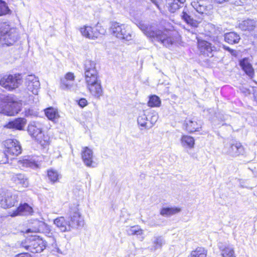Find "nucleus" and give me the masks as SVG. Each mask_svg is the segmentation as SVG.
Returning <instances> with one entry per match:
<instances>
[{"label": "nucleus", "instance_id": "11", "mask_svg": "<svg viewBox=\"0 0 257 257\" xmlns=\"http://www.w3.org/2000/svg\"><path fill=\"white\" fill-rule=\"evenodd\" d=\"M78 205L73 204L70 207L69 218L70 221L68 222L72 228H78L82 226L84 224V220L81 217L78 209Z\"/></svg>", "mask_w": 257, "mask_h": 257}, {"label": "nucleus", "instance_id": "24", "mask_svg": "<svg viewBox=\"0 0 257 257\" xmlns=\"http://www.w3.org/2000/svg\"><path fill=\"white\" fill-rule=\"evenodd\" d=\"M186 0H166L169 11L174 13L182 7Z\"/></svg>", "mask_w": 257, "mask_h": 257}, {"label": "nucleus", "instance_id": "38", "mask_svg": "<svg viewBox=\"0 0 257 257\" xmlns=\"http://www.w3.org/2000/svg\"><path fill=\"white\" fill-rule=\"evenodd\" d=\"M42 146L45 147L50 144V137L43 133L35 139Z\"/></svg>", "mask_w": 257, "mask_h": 257}, {"label": "nucleus", "instance_id": "45", "mask_svg": "<svg viewBox=\"0 0 257 257\" xmlns=\"http://www.w3.org/2000/svg\"><path fill=\"white\" fill-rule=\"evenodd\" d=\"M15 257H31L29 253H20L16 255Z\"/></svg>", "mask_w": 257, "mask_h": 257}, {"label": "nucleus", "instance_id": "36", "mask_svg": "<svg viewBox=\"0 0 257 257\" xmlns=\"http://www.w3.org/2000/svg\"><path fill=\"white\" fill-rule=\"evenodd\" d=\"M221 255L222 257H236L234 249L230 246H226L224 248L219 247Z\"/></svg>", "mask_w": 257, "mask_h": 257}, {"label": "nucleus", "instance_id": "31", "mask_svg": "<svg viewBox=\"0 0 257 257\" xmlns=\"http://www.w3.org/2000/svg\"><path fill=\"white\" fill-rule=\"evenodd\" d=\"M240 39L239 35L234 32H229L224 35L225 41L230 44L238 43Z\"/></svg>", "mask_w": 257, "mask_h": 257}, {"label": "nucleus", "instance_id": "43", "mask_svg": "<svg viewBox=\"0 0 257 257\" xmlns=\"http://www.w3.org/2000/svg\"><path fill=\"white\" fill-rule=\"evenodd\" d=\"M78 104L81 107H84L87 104V101L85 98H81L79 100Z\"/></svg>", "mask_w": 257, "mask_h": 257}, {"label": "nucleus", "instance_id": "33", "mask_svg": "<svg viewBox=\"0 0 257 257\" xmlns=\"http://www.w3.org/2000/svg\"><path fill=\"white\" fill-rule=\"evenodd\" d=\"M46 116L50 120L55 121L59 117L58 110L53 107H49L45 110Z\"/></svg>", "mask_w": 257, "mask_h": 257}, {"label": "nucleus", "instance_id": "1", "mask_svg": "<svg viewBox=\"0 0 257 257\" xmlns=\"http://www.w3.org/2000/svg\"><path fill=\"white\" fill-rule=\"evenodd\" d=\"M84 78L86 87L95 97L99 98L103 94L101 81L94 61L87 60L84 65Z\"/></svg>", "mask_w": 257, "mask_h": 257}, {"label": "nucleus", "instance_id": "41", "mask_svg": "<svg viewBox=\"0 0 257 257\" xmlns=\"http://www.w3.org/2000/svg\"><path fill=\"white\" fill-rule=\"evenodd\" d=\"M161 104V100L159 97L153 95L150 97L148 105L150 107H159Z\"/></svg>", "mask_w": 257, "mask_h": 257}, {"label": "nucleus", "instance_id": "44", "mask_svg": "<svg viewBox=\"0 0 257 257\" xmlns=\"http://www.w3.org/2000/svg\"><path fill=\"white\" fill-rule=\"evenodd\" d=\"M158 118V116L157 114L153 113L151 117V120H150L151 124L152 125L154 124L157 121Z\"/></svg>", "mask_w": 257, "mask_h": 257}, {"label": "nucleus", "instance_id": "5", "mask_svg": "<svg viewBox=\"0 0 257 257\" xmlns=\"http://www.w3.org/2000/svg\"><path fill=\"white\" fill-rule=\"evenodd\" d=\"M5 146V159L1 161L2 164L8 163V160L14 159L22 152L20 142L16 140L8 139L4 143Z\"/></svg>", "mask_w": 257, "mask_h": 257}, {"label": "nucleus", "instance_id": "25", "mask_svg": "<svg viewBox=\"0 0 257 257\" xmlns=\"http://www.w3.org/2000/svg\"><path fill=\"white\" fill-rule=\"evenodd\" d=\"M26 123V120L23 118H18L9 122L6 125L8 128L22 130Z\"/></svg>", "mask_w": 257, "mask_h": 257}, {"label": "nucleus", "instance_id": "27", "mask_svg": "<svg viewBox=\"0 0 257 257\" xmlns=\"http://www.w3.org/2000/svg\"><path fill=\"white\" fill-rule=\"evenodd\" d=\"M257 27V21L248 19L242 21L239 25V28L243 31H252Z\"/></svg>", "mask_w": 257, "mask_h": 257}, {"label": "nucleus", "instance_id": "10", "mask_svg": "<svg viewBox=\"0 0 257 257\" xmlns=\"http://www.w3.org/2000/svg\"><path fill=\"white\" fill-rule=\"evenodd\" d=\"M22 83V77L20 74L4 76L0 80V85L9 90L19 87Z\"/></svg>", "mask_w": 257, "mask_h": 257}, {"label": "nucleus", "instance_id": "47", "mask_svg": "<svg viewBox=\"0 0 257 257\" xmlns=\"http://www.w3.org/2000/svg\"><path fill=\"white\" fill-rule=\"evenodd\" d=\"M254 99L257 101V89L255 91V92L254 93Z\"/></svg>", "mask_w": 257, "mask_h": 257}, {"label": "nucleus", "instance_id": "7", "mask_svg": "<svg viewBox=\"0 0 257 257\" xmlns=\"http://www.w3.org/2000/svg\"><path fill=\"white\" fill-rule=\"evenodd\" d=\"M18 196L14 192L5 189H0V205L3 208H11L18 203Z\"/></svg>", "mask_w": 257, "mask_h": 257}, {"label": "nucleus", "instance_id": "37", "mask_svg": "<svg viewBox=\"0 0 257 257\" xmlns=\"http://www.w3.org/2000/svg\"><path fill=\"white\" fill-rule=\"evenodd\" d=\"M207 250L202 247H198L195 250H193L189 257H206Z\"/></svg>", "mask_w": 257, "mask_h": 257}, {"label": "nucleus", "instance_id": "30", "mask_svg": "<svg viewBox=\"0 0 257 257\" xmlns=\"http://www.w3.org/2000/svg\"><path fill=\"white\" fill-rule=\"evenodd\" d=\"M165 244V240L162 236H154L152 239V245L151 246L150 249L152 251H155L158 249L161 248Z\"/></svg>", "mask_w": 257, "mask_h": 257}, {"label": "nucleus", "instance_id": "4", "mask_svg": "<svg viewBox=\"0 0 257 257\" xmlns=\"http://www.w3.org/2000/svg\"><path fill=\"white\" fill-rule=\"evenodd\" d=\"M18 32L7 22L0 23V42L3 45L11 46L18 39Z\"/></svg>", "mask_w": 257, "mask_h": 257}, {"label": "nucleus", "instance_id": "34", "mask_svg": "<svg viewBox=\"0 0 257 257\" xmlns=\"http://www.w3.org/2000/svg\"><path fill=\"white\" fill-rule=\"evenodd\" d=\"M181 17L187 24H190L193 27H197L198 23L196 21L194 20L187 13L184 9L181 13Z\"/></svg>", "mask_w": 257, "mask_h": 257}, {"label": "nucleus", "instance_id": "9", "mask_svg": "<svg viewBox=\"0 0 257 257\" xmlns=\"http://www.w3.org/2000/svg\"><path fill=\"white\" fill-rule=\"evenodd\" d=\"M111 30L112 34L119 39L126 41L132 39V34L127 26L114 22L111 25Z\"/></svg>", "mask_w": 257, "mask_h": 257}, {"label": "nucleus", "instance_id": "13", "mask_svg": "<svg viewBox=\"0 0 257 257\" xmlns=\"http://www.w3.org/2000/svg\"><path fill=\"white\" fill-rule=\"evenodd\" d=\"M25 84L29 91L35 95L38 94L40 83L38 77L33 75L27 76L25 79Z\"/></svg>", "mask_w": 257, "mask_h": 257}, {"label": "nucleus", "instance_id": "8", "mask_svg": "<svg viewBox=\"0 0 257 257\" xmlns=\"http://www.w3.org/2000/svg\"><path fill=\"white\" fill-rule=\"evenodd\" d=\"M33 226L27 229L25 232L26 233L30 232H43L45 233L46 235L48 237L49 241L52 245L55 244L56 240L53 237V233L51 232L49 226L46 224L45 222L39 220H36L33 223Z\"/></svg>", "mask_w": 257, "mask_h": 257}, {"label": "nucleus", "instance_id": "18", "mask_svg": "<svg viewBox=\"0 0 257 257\" xmlns=\"http://www.w3.org/2000/svg\"><path fill=\"white\" fill-rule=\"evenodd\" d=\"M81 34L85 37L90 39L97 38L101 34L98 31L97 28L84 26L80 29Z\"/></svg>", "mask_w": 257, "mask_h": 257}, {"label": "nucleus", "instance_id": "3", "mask_svg": "<svg viewBox=\"0 0 257 257\" xmlns=\"http://www.w3.org/2000/svg\"><path fill=\"white\" fill-rule=\"evenodd\" d=\"M20 105L12 95L0 94V113L15 115L20 111Z\"/></svg>", "mask_w": 257, "mask_h": 257}, {"label": "nucleus", "instance_id": "32", "mask_svg": "<svg viewBox=\"0 0 257 257\" xmlns=\"http://www.w3.org/2000/svg\"><path fill=\"white\" fill-rule=\"evenodd\" d=\"M181 209L177 207H164L161 209L160 214L164 216H169L179 213Z\"/></svg>", "mask_w": 257, "mask_h": 257}, {"label": "nucleus", "instance_id": "15", "mask_svg": "<svg viewBox=\"0 0 257 257\" xmlns=\"http://www.w3.org/2000/svg\"><path fill=\"white\" fill-rule=\"evenodd\" d=\"M43 124L38 121H33L30 122L28 126L27 131L29 134L35 139L42 133Z\"/></svg>", "mask_w": 257, "mask_h": 257}, {"label": "nucleus", "instance_id": "35", "mask_svg": "<svg viewBox=\"0 0 257 257\" xmlns=\"http://www.w3.org/2000/svg\"><path fill=\"white\" fill-rule=\"evenodd\" d=\"M47 175L49 180L52 183H55L58 182L59 178L61 177L60 173L53 169L48 170L47 172Z\"/></svg>", "mask_w": 257, "mask_h": 257}, {"label": "nucleus", "instance_id": "14", "mask_svg": "<svg viewBox=\"0 0 257 257\" xmlns=\"http://www.w3.org/2000/svg\"><path fill=\"white\" fill-rule=\"evenodd\" d=\"M191 5L202 17L208 16L212 13V7L211 6H206L204 2L202 1H194L191 3Z\"/></svg>", "mask_w": 257, "mask_h": 257}, {"label": "nucleus", "instance_id": "22", "mask_svg": "<svg viewBox=\"0 0 257 257\" xmlns=\"http://www.w3.org/2000/svg\"><path fill=\"white\" fill-rule=\"evenodd\" d=\"M184 125L186 130L190 133L199 131L201 127V124L198 123L196 121L187 118L185 120Z\"/></svg>", "mask_w": 257, "mask_h": 257}, {"label": "nucleus", "instance_id": "26", "mask_svg": "<svg viewBox=\"0 0 257 257\" xmlns=\"http://www.w3.org/2000/svg\"><path fill=\"white\" fill-rule=\"evenodd\" d=\"M54 223L62 232L71 230L69 222H67L63 217L57 218L54 220Z\"/></svg>", "mask_w": 257, "mask_h": 257}, {"label": "nucleus", "instance_id": "40", "mask_svg": "<svg viewBox=\"0 0 257 257\" xmlns=\"http://www.w3.org/2000/svg\"><path fill=\"white\" fill-rule=\"evenodd\" d=\"M127 233L129 235H142L143 230L139 226H134L126 230Z\"/></svg>", "mask_w": 257, "mask_h": 257}, {"label": "nucleus", "instance_id": "28", "mask_svg": "<svg viewBox=\"0 0 257 257\" xmlns=\"http://www.w3.org/2000/svg\"><path fill=\"white\" fill-rule=\"evenodd\" d=\"M18 165L20 167L31 168L36 169L39 168V164L32 159H23L20 160L18 162Z\"/></svg>", "mask_w": 257, "mask_h": 257}, {"label": "nucleus", "instance_id": "6", "mask_svg": "<svg viewBox=\"0 0 257 257\" xmlns=\"http://www.w3.org/2000/svg\"><path fill=\"white\" fill-rule=\"evenodd\" d=\"M20 246L31 252L38 253L45 248V243L39 237L32 236L22 241Z\"/></svg>", "mask_w": 257, "mask_h": 257}, {"label": "nucleus", "instance_id": "2", "mask_svg": "<svg viewBox=\"0 0 257 257\" xmlns=\"http://www.w3.org/2000/svg\"><path fill=\"white\" fill-rule=\"evenodd\" d=\"M138 27L148 37L160 42L166 47H170L176 41V39L170 35L169 32L166 30H161L157 29L154 26L141 23L139 24Z\"/></svg>", "mask_w": 257, "mask_h": 257}, {"label": "nucleus", "instance_id": "39", "mask_svg": "<svg viewBox=\"0 0 257 257\" xmlns=\"http://www.w3.org/2000/svg\"><path fill=\"white\" fill-rule=\"evenodd\" d=\"M147 121L148 118L146 115L144 113V112H143L140 113L137 119L138 124L145 128H149L151 127L152 125L148 126Z\"/></svg>", "mask_w": 257, "mask_h": 257}, {"label": "nucleus", "instance_id": "16", "mask_svg": "<svg viewBox=\"0 0 257 257\" xmlns=\"http://www.w3.org/2000/svg\"><path fill=\"white\" fill-rule=\"evenodd\" d=\"M82 159L85 165L89 167H95L96 164L93 161V152L88 147L83 148L82 151Z\"/></svg>", "mask_w": 257, "mask_h": 257}, {"label": "nucleus", "instance_id": "19", "mask_svg": "<svg viewBox=\"0 0 257 257\" xmlns=\"http://www.w3.org/2000/svg\"><path fill=\"white\" fill-rule=\"evenodd\" d=\"M32 212V208L27 203H24L21 204L16 210L10 212V214L12 217H15L18 215H29L31 214Z\"/></svg>", "mask_w": 257, "mask_h": 257}, {"label": "nucleus", "instance_id": "20", "mask_svg": "<svg viewBox=\"0 0 257 257\" xmlns=\"http://www.w3.org/2000/svg\"><path fill=\"white\" fill-rule=\"evenodd\" d=\"M75 76L72 72H68L64 77L61 79L60 87L63 89H69L73 85Z\"/></svg>", "mask_w": 257, "mask_h": 257}, {"label": "nucleus", "instance_id": "46", "mask_svg": "<svg viewBox=\"0 0 257 257\" xmlns=\"http://www.w3.org/2000/svg\"><path fill=\"white\" fill-rule=\"evenodd\" d=\"M224 49L226 50H227L228 51L230 52L231 53H233L234 52V50H233L232 49H231L229 47H227V46H224L223 47Z\"/></svg>", "mask_w": 257, "mask_h": 257}, {"label": "nucleus", "instance_id": "29", "mask_svg": "<svg viewBox=\"0 0 257 257\" xmlns=\"http://www.w3.org/2000/svg\"><path fill=\"white\" fill-rule=\"evenodd\" d=\"M180 141L182 146L185 148L192 149L194 147L195 140L190 136H182Z\"/></svg>", "mask_w": 257, "mask_h": 257}, {"label": "nucleus", "instance_id": "23", "mask_svg": "<svg viewBox=\"0 0 257 257\" xmlns=\"http://www.w3.org/2000/svg\"><path fill=\"white\" fill-rule=\"evenodd\" d=\"M239 65L245 73L252 77L254 74V70L247 58H243L239 61Z\"/></svg>", "mask_w": 257, "mask_h": 257}, {"label": "nucleus", "instance_id": "42", "mask_svg": "<svg viewBox=\"0 0 257 257\" xmlns=\"http://www.w3.org/2000/svg\"><path fill=\"white\" fill-rule=\"evenodd\" d=\"M10 11L6 3L4 1L0 0V16L8 14Z\"/></svg>", "mask_w": 257, "mask_h": 257}, {"label": "nucleus", "instance_id": "21", "mask_svg": "<svg viewBox=\"0 0 257 257\" xmlns=\"http://www.w3.org/2000/svg\"><path fill=\"white\" fill-rule=\"evenodd\" d=\"M198 47L200 52L208 57H211L212 48L211 44L204 40H198Z\"/></svg>", "mask_w": 257, "mask_h": 257}, {"label": "nucleus", "instance_id": "12", "mask_svg": "<svg viewBox=\"0 0 257 257\" xmlns=\"http://www.w3.org/2000/svg\"><path fill=\"white\" fill-rule=\"evenodd\" d=\"M225 152L228 155L233 157L243 155L244 150L243 146L240 143L232 142L225 147Z\"/></svg>", "mask_w": 257, "mask_h": 257}, {"label": "nucleus", "instance_id": "17", "mask_svg": "<svg viewBox=\"0 0 257 257\" xmlns=\"http://www.w3.org/2000/svg\"><path fill=\"white\" fill-rule=\"evenodd\" d=\"M11 181L19 187L26 188L29 185L28 178L23 174H13L11 177Z\"/></svg>", "mask_w": 257, "mask_h": 257}, {"label": "nucleus", "instance_id": "48", "mask_svg": "<svg viewBox=\"0 0 257 257\" xmlns=\"http://www.w3.org/2000/svg\"><path fill=\"white\" fill-rule=\"evenodd\" d=\"M66 84H67H67H69V81H66Z\"/></svg>", "mask_w": 257, "mask_h": 257}]
</instances>
